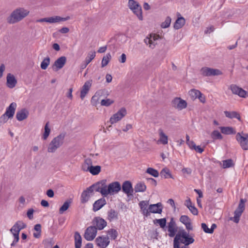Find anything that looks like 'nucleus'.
Listing matches in <instances>:
<instances>
[{
  "label": "nucleus",
  "mask_w": 248,
  "mask_h": 248,
  "mask_svg": "<svg viewBox=\"0 0 248 248\" xmlns=\"http://www.w3.org/2000/svg\"><path fill=\"white\" fill-rule=\"evenodd\" d=\"M29 10L23 7H19L15 9L7 18V22L10 24L17 23L29 15Z\"/></svg>",
  "instance_id": "f257e3e1"
},
{
  "label": "nucleus",
  "mask_w": 248,
  "mask_h": 248,
  "mask_svg": "<svg viewBox=\"0 0 248 248\" xmlns=\"http://www.w3.org/2000/svg\"><path fill=\"white\" fill-rule=\"evenodd\" d=\"M194 239L189 236L188 233L185 230L179 231L175 235L173 240V248H179V243L184 244V246L187 247L188 245L193 243Z\"/></svg>",
  "instance_id": "f03ea898"
},
{
  "label": "nucleus",
  "mask_w": 248,
  "mask_h": 248,
  "mask_svg": "<svg viewBox=\"0 0 248 248\" xmlns=\"http://www.w3.org/2000/svg\"><path fill=\"white\" fill-rule=\"evenodd\" d=\"M26 225L22 221H17L16 223L12 226L10 230V232L13 234L14 239L13 242L11 244L12 247H15L16 243L19 241V232L20 231L25 228Z\"/></svg>",
  "instance_id": "7ed1b4c3"
},
{
  "label": "nucleus",
  "mask_w": 248,
  "mask_h": 248,
  "mask_svg": "<svg viewBox=\"0 0 248 248\" xmlns=\"http://www.w3.org/2000/svg\"><path fill=\"white\" fill-rule=\"evenodd\" d=\"M64 134H61L55 137L50 142L47 148V151L49 153H54L63 144Z\"/></svg>",
  "instance_id": "20e7f679"
},
{
  "label": "nucleus",
  "mask_w": 248,
  "mask_h": 248,
  "mask_svg": "<svg viewBox=\"0 0 248 248\" xmlns=\"http://www.w3.org/2000/svg\"><path fill=\"white\" fill-rule=\"evenodd\" d=\"M16 108V104L15 102L12 103L6 108L5 112L0 117V122L6 123L9 119L13 117Z\"/></svg>",
  "instance_id": "39448f33"
},
{
  "label": "nucleus",
  "mask_w": 248,
  "mask_h": 248,
  "mask_svg": "<svg viewBox=\"0 0 248 248\" xmlns=\"http://www.w3.org/2000/svg\"><path fill=\"white\" fill-rule=\"evenodd\" d=\"M121 189V186L119 182H113L108 186L106 184L105 197L108 195H114L118 193Z\"/></svg>",
  "instance_id": "423d86ee"
},
{
  "label": "nucleus",
  "mask_w": 248,
  "mask_h": 248,
  "mask_svg": "<svg viewBox=\"0 0 248 248\" xmlns=\"http://www.w3.org/2000/svg\"><path fill=\"white\" fill-rule=\"evenodd\" d=\"M128 7L140 20L143 19L141 7L136 1L129 0Z\"/></svg>",
  "instance_id": "0eeeda50"
},
{
  "label": "nucleus",
  "mask_w": 248,
  "mask_h": 248,
  "mask_svg": "<svg viewBox=\"0 0 248 248\" xmlns=\"http://www.w3.org/2000/svg\"><path fill=\"white\" fill-rule=\"evenodd\" d=\"M89 188L93 193L94 191L99 192L103 196L105 197L106 180L96 183Z\"/></svg>",
  "instance_id": "6e6552de"
},
{
  "label": "nucleus",
  "mask_w": 248,
  "mask_h": 248,
  "mask_svg": "<svg viewBox=\"0 0 248 248\" xmlns=\"http://www.w3.org/2000/svg\"><path fill=\"white\" fill-rule=\"evenodd\" d=\"M236 140L243 150H248V134L238 133L236 135Z\"/></svg>",
  "instance_id": "1a4fd4ad"
},
{
  "label": "nucleus",
  "mask_w": 248,
  "mask_h": 248,
  "mask_svg": "<svg viewBox=\"0 0 248 248\" xmlns=\"http://www.w3.org/2000/svg\"><path fill=\"white\" fill-rule=\"evenodd\" d=\"M200 73L204 77L218 76L222 74V72L218 69L207 67H202L200 70Z\"/></svg>",
  "instance_id": "9d476101"
},
{
  "label": "nucleus",
  "mask_w": 248,
  "mask_h": 248,
  "mask_svg": "<svg viewBox=\"0 0 248 248\" xmlns=\"http://www.w3.org/2000/svg\"><path fill=\"white\" fill-rule=\"evenodd\" d=\"M92 223L97 230H102L107 225V221L100 217H94L92 221Z\"/></svg>",
  "instance_id": "9b49d317"
},
{
  "label": "nucleus",
  "mask_w": 248,
  "mask_h": 248,
  "mask_svg": "<svg viewBox=\"0 0 248 248\" xmlns=\"http://www.w3.org/2000/svg\"><path fill=\"white\" fill-rule=\"evenodd\" d=\"M245 202L246 201L245 200L241 199L238 207L234 211L233 221L235 223L239 222V218L245 210Z\"/></svg>",
  "instance_id": "f8f14e48"
},
{
  "label": "nucleus",
  "mask_w": 248,
  "mask_h": 248,
  "mask_svg": "<svg viewBox=\"0 0 248 248\" xmlns=\"http://www.w3.org/2000/svg\"><path fill=\"white\" fill-rule=\"evenodd\" d=\"M126 114V110L125 108H121L117 113L113 114L110 118L109 121L113 124L120 121Z\"/></svg>",
  "instance_id": "ddd939ff"
},
{
  "label": "nucleus",
  "mask_w": 248,
  "mask_h": 248,
  "mask_svg": "<svg viewBox=\"0 0 248 248\" xmlns=\"http://www.w3.org/2000/svg\"><path fill=\"white\" fill-rule=\"evenodd\" d=\"M159 38V35L155 34H150L149 36L146 37L144 39V42L150 48L154 49L157 44L156 41Z\"/></svg>",
  "instance_id": "4468645a"
},
{
  "label": "nucleus",
  "mask_w": 248,
  "mask_h": 248,
  "mask_svg": "<svg viewBox=\"0 0 248 248\" xmlns=\"http://www.w3.org/2000/svg\"><path fill=\"white\" fill-rule=\"evenodd\" d=\"M233 94L238 95L240 97L246 98L248 96L247 91L236 85L232 84L230 87Z\"/></svg>",
  "instance_id": "2eb2a0df"
},
{
  "label": "nucleus",
  "mask_w": 248,
  "mask_h": 248,
  "mask_svg": "<svg viewBox=\"0 0 248 248\" xmlns=\"http://www.w3.org/2000/svg\"><path fill=\"white\" fill-rule=\"evenodd\" d=\"M97 230L93 226L88 227L84 233V238L87 241H92L95 237Z\"/></svg>",
  "instance_id": "dca6fc26"
},
{
  "label": "nucleus",
  "mask_w": 248,
  "mask_h": 248,
  "mask_svg": "<svg viewBox=\"0 0 248 248\" xmlns=\"http://www.w3.org/2000/svg\"><path fill=\"white\" fill-rule=\"evenodd\" d=\"M95 241L97 245L100 248H106L110 243L109 238L108 236H98Z\"/></svg>",
  "instance_id": "f3484780"
},
{
  "label": "nucleus",
  "mask_w": 248,
  "mask_h": 248,
  "mask_svg": "<svg viewBox=\"0 0 248 248\" xmlns=\"http://www.w3.org/2000/svg\"><path fill=\"white\" fill-rule=\"evenodd\" d=\"M168 235L170 237H172L176 235L177 227L173 218H171L170 221L168 224L167 226Z\"/></svg>",
  "instance_id": "a211bd4d"
},
{
  "label": "nucleus",
  "mask_w": 248,
  "mask_h": 248,
  "mask_svg": "<svg viewBox=\"0 0 248 248\" xmlns=\"http://www.w3.org/2000/svg\"><path fill=\"white\" fill-rule=\"evenodd\" d=\"M123 191L127 195V196H133L134 189L131 183L129 181L124 182L121 187Z\"/></svg>",
  "instance_id": "6ab92c4d"
},
{
  "label": "nucleus",
  "mask_w": 248,
  "mask_h": 248,
  "mask_svg": "<svg viewBox=\"0 0 248 248\" xmlns=\"http://www.w3.org/2000/svg\"><path fill=\"white\" fill-rule=\"evenodd\" d=\"M172 104L173 107L179 110H182L187 106L186 101L180 98H175L172 101Z\"/></svg>",
  "instance_id": "aec40b11"
},
{
  "label": "nucleus",
  "mask_w": 248,
  "mask_h": 248,
  "mask_svg": "<svg viewBox=\"0 0 248 248\" xmlns=\"http://www.w3.org/2000/svg\"><path fill=\"white\" fill-rule=\"evenodd\" d=\"M92 84V80H89L85 82L80 91V97L81 99H83L86 94L88 93Z\"/></svg>",
  "instance_id": "412c9836"
},
{
  "label": "nucleus",
  "mask_w": 248,
  "mask_h": 248,
  "mask_svg": "<svg viewBox=\"0 0 248 248\" xmlns=\"http://www.w3.org/2000/svg\"><path fill=\"white\" fill-rule=\"evenodd\" d=\"M180 221L185 225L186 229L189 231L192 230L193 227L191 219L186 215H182L180 217Z\"/></svg>",
  "instance_id": "4be33fe9"
},
{
  "label": "nucleus",
  "mask_w": 248,
  "mask_h": 248,
  "mask_svg": "<svg viewBox=\"0 0 248 248\" xmlns=\"http://www.w3.org/2000/svg\"><path fill=\"white\" fill-rule=\"evenodd\" d=\"M148 209L150 214L151 213L161 214L162 212L163 206L161 202H158L156 204H150L148 207Z\"/></svg>",
  "instance_id": "5701e85b"
},
{
  "label": "nucleus",
  "mask_w": 248,
  "mask_h": 248,
  "mask_svg": "<svg viewBox=\"0 0 248 248\" xmlns=\"http://www.w3.org/2000/svg\"><path fill=\"white\" fill-rule=\"evenodd\" d=\"M17 84V80L15 77L12 74L9 73L6 77V85L10 89L14 88Z\"/></svg>",
  "instance_id": "b1692460"
},
{
  "label": "nucleus",
  "mask_w": 248,
  "mask_h": 248,
  "mask_svg": "<svg viewBox=\"0 0 248 248\" xmlns=\"http://www.w3.org/2000/svg\"><path fill=\"white\" fill-rule=\"evenodd\" d=\"M66 62V58L64 56H62L58 58L54 62L53 67L55 71L62 68Z\"/></svg>",
  "instance_id": "393cba45"
},
{
  "label": "nucleus",
  "mask_w": 248,
  "mask_h": 248,
  "mask_svg": "<svg viewBox=\"0 0 248 248\" xmlns=\"http://www.w3.org/2000/svg\"><path fill=\"white\" fill-rule=\"evenodd\" d=\"M105 90H100L97 91L92 96L91 100L92 105L93 106H96L102 95L104 93Z\"/></svg>",
  "instance_id": "a878e982"
},
{
  "label": "nucleus",
  "mask_w": 248,
  "mask_h": 248,
  "mask_svg": "<svg viewBox=\"0 0 248 248\" xmlns=\"http://www.w3.org/2000/svg\"><path fill=\"white\" fill-rule=\"evenodd\" d=\"M139 206L140 207L142 214L145 217H147L150 216V212L148 206L149 205V201H142L140 202Z\"/></svg>",
  "instance_id": "bb28decb"
},
{
  "label": "nucleus",
  "mask_w": 248,
  "mask_h": 248,
  "mask_svg": "<svg viewBox=\"0 0 248 248\" xmlns=\"http://www.w3.org/2000/svg\"><path fill=\"white\" fill-rule=\"evenodd\" d=\"M70 19V17L69 16L65 17H62L60 16H53L48 17V23L51 24L60 23L67 21Z\"/></svg>",
  "instance_id": "cd10ccee"
},
{
  "label": "nucleus",
  "mask_w": 248,
  "mask_h": 248,
  "mask_svg": "<svg viewBox=\"0 0 248 248\" xmlns=\"http://www.w3.org/2000/svg\"><path fill=\"white\" fill-rule=\"evenodd\" d=\"M29 115L28 111L24 108L18 111L16 114V118L19 121H21L26 119Z\"/></svg>",
  "instance_id": "c85d7f7f"
},
{
  "label": "nucleus",
  "mask_w": 248,
  "mask_h": 248,
  "mask_svg": "<svg viewBox=\"0 0 248 248\" xmlns=\"http://www.w3.org/2000/svg\"><path fill=\"white\" fill-rule=\"evenodd\" d=\"M158 134L159 138L158 142H159L163 145L167 144L168 143V137L163 132V130L159 129L158 130Z\"/></svg>",
  "instance_id": "c756f323"
},
{
  "label": "nucleus",
  "mask_w": 248,
  "mask_h": 248,
  "mask_svg": "<svg viewBox=\"0 0 248 248\" xmlns=\"http://www.w3.org/2000/svg\"><path fill=\"white\" fill-rule=\"evenodd\" d=\"M106 204V200L104 198H101L95 201L93 205V210L96 212L101 209Z\"/></svg>",
  "instance_id": "7c9ffc66"
},
{
  "label": "nucleus",
  "mask_w": 248,
  "mask_h": 248,
  "mask_svg": "<svg viewBox=\"0 0 248 248\" xmlns=\"http://www.w3.org/2000/svg\"><path fill=\"white\" fill-rule=\"evenodd\" d=\"M93 195V192L89 189V188H87L84 190L81 196V201L82 203H85L88 202L91 195Z\"/></svg>",
  "instance_id": "2f4dec72"
},
{
  "label": "nucleus",
  "mask_w": 248,
  "mask_h": 248,
  "mask_svg": "<svg viewBox=\"0 0 248 248\" xmlns=\"http://www.w3.org/2000/svg\"><path fill=\"white\" fill-rule=\"evenodd\" d=\"M221 132L225 135H232L236 133L235 129L232 127L221 126L220 127Z\"/></svg>",
  "instance_id": "473e14b6"
},
{
  "label": "nucleus",
  "mask_w": 248,
  "mask_h": 248,
  "mask_svg": "<svg viewBox=\"0 0 248 248\" xmlns=\"http://www.w3.org/2000/svg\"><path fill=\"white\" fill-rule=\"evenodd\" d=\"M92 166V160L90 158H86L84 160V163H83L81 169L84 171H88L90 170V167Z\"/></svg>",
  "instance_id": "72a5a7b5"
},
{
  "label": "nucleus",
  "mask_w": 248,
  "mask_h": 248,
  "mask_svg": "<svg viewBox=\"0 0 248 248\" xmlns=\"http://www.w3.org/2000/svg\"><path fill=\"white\" fill-rule=\"evenodd\" d=\"M185 19L183 17H178L174 24V28L178 30L181 28L185 24Z\"/></svg>",
  "instance_id": "f704fd0d"
},
{
  "label": "nucleus",
  "mask_w": 248,
  "mask_h": 248,
  "mask_svg": "<svg viewBox=\"0 0 248 248\" xmlns=\"http://www.w3.org/2000/svg\"><path fill=\"white\" fill-rule=\"evenodd\" d=\"M118 217V212L113 210L110 209L108 212V219L110 221L114 220L117 219Z\"/></svg>",
  "instance_id": "c9c22d12"
},
{
  "label": "nucleus",
  "mask_w": 248,
  "mask_h": 248,
  "mask_svg": "<svg viewBox=\"0 0 248 248\" xmlns=\"http://www.w3.org/2000/svg\"><path fill=\"white\" fill-rule=\"evenodd\" d=\"M74 237L75 248H80L81 246L82 238L80 234L77 232H76Z\"/></svg>",
  "instance_id": "e433bc0d"
},
{
  "label": "nucleus",
  "mask_w": 248,
  "mask_h": 248,
  "mask_svg": "<svg viewBox=\"0 0 248 248\" xmlns=\"http://www.w3.org/2000/svg\"><path fill=\"white\" fill-rule=\"evenodd\" d=\"M202 228L205 232L212 233L214 229L217 228V225L216 224H213L211 226V228L209 229L205 223H202Z\"/></svg>",
  "instance_id": "4c0bfd02"
},
{
  "label": "nucleus",
  "mask_w": 248,
  "mask_h": 248,
  "mask_svg": "<svg viewBox=\"0 0 248 248\" xmlns=\"http://www.w3.org/2000/svg\"><path fill=\"white\" fill-rule=\"evenodd\" d=\"M95 57V52L94 51H90L88 53L87 57L85 60L84 67H86L87 65Z\"/></svg>",
  "instance_id": "58836bf2"
},
{
  "label": "nucleus",
  "mask_w": 248,
  "mask_h": 248,
  "mask_svg": "<svg viewBox=\"0 0 248 248\" xmlns=\"http://www.w3.org/2000/svg\"><path fill=\"white\" fill-rule=\"evenodd\" d=\"M146 186L143 183L140 182L135 186L134 190L136 192H144L146 190Z\"/></svg>",
  "instance_id": "ea45409f"
},
{
  "label": "nucleus",
  "mask_w": 248,
  "mask_h": 248,
  "mask_svg": "<svg viewBox=\"0 0 248 248\" xmlns=\"http://www.w3.org/2000/svg\"><path fill=\"white\" fill-rule=\"evenodd\" d=\"M101 166H92V167H90V170H89L88 171H89L92 175H96L98 174L100 171H101Z\"/></svg>",
  "instance_id": "a19ab883"
},
{
  "label": "nucleus",
  "mask_w": 248,
  "mask_h": 248,
  "mask_svg": "<svg viewBox=\"0 0 248 248\" xmlns=\"http://www.w3.org/2000/svg\"><path fill=\"white\" fill-rule=\"evenodd\" d=\"M224 112L226 117L232 119L235 118L238 119H240V116L239 114L235 111H225Z\"/></svg>",
  "instance_id": "79ce46f5"
},
{
  "label": "nucleus",
  "mask_w": 248,
  "mask_h": 248,
  "mask_svg": "<svg viewBox=\"0 0 248 248\" xmlns=\"http://www.w3.org/2000/svg\"><path fill=\"white\" fill-rule=\"evenodd\" d=\"M71 203V202L69 200L65 201L63 205L60 208L59 213L60 214H63V213L69 208Z\"/></svg>",
  "instance_id": "37998d69"
},
{
  "label": "nucleus",
  "mask_w": 248,
  "mask_h": 248,
  "mask_svg": "<svg viewBox=\"0 0 248 248\" xmlns=\"http://www.w3.org/2000/svg\"><path fill=\"white\" fill-rule=\"evenodd\" d=\"M111 56L110 53H108L104 56L101 62V67H104L107 66L111 60Z\"/></svg>",
  "instance_id": "c03bdc74"
},
{
  "label": "nucleus",
  "mask_w": 248,
  "mask_h": 248,
  "mask_svg": "<svg viewBox=\"0 0 248 248\" xmlns=\"http://www.w3.org/2000/svg\"><path fill=\"white\" fill-rule=\"evenodd\" d=\"M107 233L112 240H115L118 235V232L114 229H110L108 230L107 231Z\"/></svg>",
  "instance_id": "a18cd8bd"
},
{
  "label": "nucleus",
  "mask_w": 248,
  "mask_h": 248,
  "mask_svg": "<svg viewBox=\"0 0 248 248\" xmlns=\"http://www.w3.org/2000/svg\"><path fill=\"white\" fill-rule=\"evenodd\" d=\"M154 224H158L160 227L164 229L166 226V219L165 218L155 219L154 220Z\"/></svg>",
  "instance_id": "49530a36"
},
{
  "label": "nucleus",
  "mask_w": 248,
  "mask_h": 248,
  "mask_svg": "<svg viewBox=\"0 0 248 248\" xmlns=\"http://www.w3.org/2000/svg\"><path fill=\"white\" fill-rule=\"evenodd\" d=\"M34 230L36 232H34L33 235L35 238H38L41 236V226L40 224H36L34 227Z\"/></svg>",
  "instance_id": "de8ad7c7"
},
{
  "label": "nucleus",
  "mask_w": 248,
  "mask_h": 248,
  "mask_svg": "<svg viewBox=\"0 0 248 248\" xmlns=\"http://www.w3.org/2000/svg\"><path fill=\"white\" fill-rule=\"evenodd\" d=\"M189 94L191 99L194 100L197 98L198 96L200 95V92L197 90L192 89L189 92Z\"/></svg>",
  "instance_id": "09e8293b"
},
{
  "label": "nucleus",
  "mask_w": 248,
  "mask_h": 248,
  "mask_svg": "<svg viewBox=\"0 0 248 248\" xmlns=\"http://www.w3.org/2000/svg\"><path fill=\"white\" fill-rule=\"evenodd\" d=\"M211 137L213 140H222L223 136L217 130H214L211 133Z\"/></svg>",
  "instance_id": "8fccbe9b"
},
{
  "label": "nucleus",
  "mask_w": 248,
  "mask_h": 248,
  "mask_svg": "<svg viewBox=\"0 0 248 248\" xmlns=\"http://www.w3.org/2000/svg\"><path fill=\"white\" fill-rule=\"evenodd\" d=\"M50 63V58L47 57L45 58L41 63V68L43 70H46Z\"/></svg>",
  "instance_id": "3c124183"
},
{
  "label": "nucleus",
  "mask_w": 248,
  "mask_h": 248,
  "mask_svg": "<svg viewBox=\"0 0 248 248\" xmlns=\"http://www.w3.org/2000/svg\"><path fill=\"white\" fill-rule=\"evenodd\" d=\"M233 161L231 159L225 160L222 161V166L223 168H228L233 166Z\"/></svg>",
  "instance_id": "603ef678"
},
{
  "label": "nucleus",
  "mask_w": 248,
  "mask_h": 248,
  "mask_svg": "<svg viewBox=\"0 0 248 248\" xmlns=\"http://www.w3.org/2000/svg\"><path fill=\"white\" fill-rule=\"evenodd\" d=\"M44 129H45V131L43 134L42 138L44 140H46L48 138V137L50 134V129L48 126V123H47L46 124V125L45 126Z\"/></svg>",
  "instance_id": "864d4df0"
},
{
  "label": "nucleus",
  "mask_w": 248,
  "mask_h": 248,
  "mask_svg": "<svg viewBox=\"0 0 248 248\" xmlns=\"http://www.w3.org/2000/svg\"><path fill=\"white\" fill-rule=\"evenodd\" d=\"M114 102L113 100L107 98L105 99H102L101 101V105L103 106H106V107H108L110 105H111L112 104H113Z\"/></svg>",
  "instance_id": "5fc2aeb1"
},
{
  "label": "nucleus",
  "mask_w": 248,
  "mask_h": 248,
  "mask_svg": "<svg viewBox=\"0 0 248 248\" xmlns=\"http://www.w3.org/2000/svg\"><path fill=\"white\" fill-rule=\"evenodd\" d=\"M146 172L155 177H157L159 175L157 170L152 168H148L146 170Z\"/></svg>",
  "instance_id": "6e6d98bb"
},
{
  "label": "nucleus",
  "mask_w": 248,
  "mask_h": 248,
  "mask_svg": "<svg viewBox=\"0 0 248 248\" xmlns=\"http://www.w3.org/2000/svg\"><path fill=\"white\" fill-rule=\"evenodd\" d=\"M160 174L161 176L164 177L165 178H167L168 177L171 178V175L170 173V170L167 168L163 169L160 172Z\"/></svg>",
  "instance_id": "4d7b16f0"
},
{
  "label": "nucleus",
  "mask_w": 248,
  "mask_h": 248,
  "mask_svg": "<svg viewBox=\"0 0 248 248\" xmlns=\"http://www.w3.org/2000/svg\"><path fill=\"white\" fill-rule=\"evenodd\" d=\"M171 19L170 17L168 16L166 17L164 22H162L161 27L162 28H168L171 23Z\"/></svg>",
  "instance_id": "13d9d810"
},
{
  "label": "nucleus",
  "mask_w": 248,
  "mask_h": 248,
  "mask_svg": "<svg viewBox=\"0 0 248 248\" xmlns=\"http://www.w3.org/2000/svg\"><path fill=\"white\" fill-rule=\"evenodd\" d=\"M188 209L191 212V213L194 215H197L198 214V209L194 206L192 205L189 208H188Z\"/></svg>",
  "instance_id": "bf43d9fd"
},
{
  "label": "nucleus",
  "mask_w": 248,
  "mask_h": 248,
  "mask_svg": "<svg viewBox=\"0 0 248 248\" xmlns=\"http://www.w3.org/2000/svg\"><path fill=\"white\" fill-rule=\"evenodd\" d=\"M183 173L190 175L192 173V170L189 168H184L182 170Z\"/></svg>",
  "instance_id": "052dcab7"
},
{
  "label": "nucleus",
  "mask_w": 248,
  "mask_h": 248,
  "mask_svg": "<svg viewBox=\"0 0 248 248\" xmlns=\"http://www.w3.org/2000/svg\"><path fill=\"white\" fill-rule=\"evenodd\" d=\"M126 56L124 53H123L120 57L119 58V62L121 63H124L126 62Z\"/></svg>",
  "instance_id": "680f3d73"
},
{
  "label": "nucleus",
  "mask_w": 248,
  "mask_h": 248,
  "mask_svg": "<svg viewBox=\"0 0 248 248\" xmlns=\"http://www.w3.org/2000/svg\"><path fill=\"white\" fill-rule=\"evenodd\" d=\"M5 66L4 64H1L0 65V78L3 76V72L5 71Z\"/></svg>",
  "instance_id": "e2e57ef3"
},
{
  "label": "nucleus",
  "mask_w": 248,
  "mask_h": 248,
  "mask_svg": "<svg viewBox=\"0 0 248 248\" xmlns=\"http://www.w3.org/2000/svg\"><path fill=\"white\" fill-rule=\"evenodd\" d=\"M200 101L202 103H204L205 102V101H206V99H205V96L203 95L202 93L201 92H200V95H199L198 97V98Z\"/></svg>",
  "instance_id": "0e129e2a"
},
{
  "label": "nucleus",
  "mask_w": 248,
  "mask_h": 248,
  "mask_svg": "<svg viewBox=\"0 0 248 248\" xmlns=\"http://www.w3.org/2000/svg\"><path fill=\"white\" fill-rule=\"evenodd\" d=\"M33 210L32 209H29L27 212V216L30 219L33 218Z\"/></svg>",
  "instance_id": "69168bd1"
},
{
  "label": "nucleus",
  "mask_w": 248,
  "mask_h": 248,
  "mask_svg": "<svg viewBox=\"0 0 248 248\" xmlns=\"http://www.w3.org/2000/svg\"><path fill=\"white\" fill-rule=\"evenodd\" d=\"M187 144L189 146V147L192 150H193L196 146L194 142L192 140L189 142L188 143H187Z\"/></svg>",
  "instance_id": "338daca9"
},
{
  "label": "nucleus",
  "mask_w": 248,
  "mask_h": 248,
  "mask_svg": "<svg viewBox=\"0 0 248 248\" xmlns=\"http://www.w3.org/2000/svg\"><path fill=\"white\" fill-rule=\"evenodd\" d=\"M185 205L188 208L192 205V203L190 199L186 200L185 201Z\"/></svg>",
  "instance_id": "774afa93"
}]
</instances>
